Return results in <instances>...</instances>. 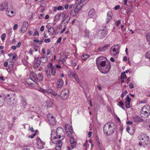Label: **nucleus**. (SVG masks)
I'll return each mask as SVG.
<instances>
[{
  "label": "nucleus",
  "mask_w": 150,
  "mask_h": 150,
  "mask_svg": "<svg viewBox=\"0 0 150 150\" xmlns=\"http://www.w3.org/2000/svg\"><path fill=\"white\" fill-rule=\"evenodd\" d=\"M51 140L52 142L55 144V148L56 150H60L62 145V141L59 140L58 135H56V132L52 130L51 132Z\"/></svg>",
  "instance_id": "obj_1"
},
{
  "label": "nucleus",
  "mask_w": 150,
  "mask_h": 150,
  "mask_svg": "<svg viewBox=\"0 0 150 150\" xmlns=\"http://www.w3.org/2000/svg\"><path fill=\"white\" fill-rule=\"evenodd\" d=\"M103 57L102 56V57H100L98 58H97L96 60V64L97 65V66L99 70H100V71L103 74H106L107 72H108L110 69V67H111V64L109 62L108 63V64H106V69H105V70L103 71L102 70V68H100V62H101V61L103 59Z\"/></svg>",
  "instance_id": "obj_2"
},
{
  "label": "nucleus",
  "mask_w": 150,
  "mask_h": 150,
  "mask_svg": "<svg viewBox=\"0 0 150 150\" xmlns=\"http://www.w3.org/2000/svg\"><path fill=\"white\" fill-rule=\"evenodd\" d=\"M113 123H108L106 124L103 127V130L105 134L107 135H109L112 134L114 132V128L112 126Z\"/></svg>",
  "instance_id": "obj_3"
},
{
  "label": "nucleus",
  "mask_w": 150,
  "mask_h": 150,
  "mask_svg": "<svg viewBox=\"0 0 150 150\" xmlns=\"http://www.w3.org/2000/svg\"><path fill=\"white\" fill-rule=\"evenodd\" d=\"M140 116L144 118L148 117L150 115V106L149 105L143 106L140 111Z\"/></svg>",
  "instance_id": "obj_4"
},
{
  "label": "nucleus",
  "mask_w": 150,
  "mask_h": 150,
  "mask_svg": "<svg viewBox=\"0 0 150 150\" xmlns=\"http://www.w3.org/2000/svg\"><path fill=\"white\" fill-rule=\"evenodd\" d=\"M149 137L145 135H141L139 137V140H142L143 143V145L144 147H148L150 144V142L149 140Z\"/></svg>",
  "instance_id": "obj_5"
},
{
  "label": "nucleus",
  "mask_w": 150,
  "mask_h": 150,
  "mask_svg": "<svg viewBox=\"0 0 150 150\" xmlns=\"http://www.w3.org/2000/svg\"><path fill=\"white\" fill-rule=\"evenodd\" d=\"M56 135H58L59 140H63L65 137V133L63 129L60 127H58L56 130Z\"/></svg>",
  "instance_id": "obj_6"
},
{
  "label": "nucleus",
  "mask_w": 150,
  "mask_h": 150,
  "mask_svg": "<svg viewBox=\"0 0 150 150\" xmlns=\"http://www.w3.org/2000/svg\"><path fill=\"white\" fill-rule=\"evenodd\" d=\"M83 1L81 0L80 2L75 4L74 6V8L75 9V12L78 13L81 9L83 6Z\"/></svg>",
  "instance_id": "obj_7"
},
{
  "label": "nucleus",
  "mask_w": 150,
  "mask_h": 150,
  "mask_svg": "<svg viewBox=\"0 0 150 150\" xmlns=\"http://www.w3.org/2000/svg\"><path fill=\"white\" fill-rule=\"evenodd\" d=\"M47 119L49 123L52 125H53L56 124L55 118L51 114H48L47 115Z\"/></svg>",
  "instance_id": "obj_8"
},
{
  "label": "nucleus",
  "mask_w": 150,
  "mask_h": 150,
  "mask_svg": "<svg viewBox=\"0 0 150 150\" xmlns=\"http://www.w3.org/2000/svg\"><path fill=\"white\" fill-rule=\"evenodd\" d=\"M37 79L39 80V81H42L43 79V74L42 73H39L37 76ZM33 81L34 82L36 83L38 86H40V83H41V82L40 81H38L35 79H34V80H33Z\"/></svg>",
  "instance_id": "obj_9"
},
{
  "label": "nucleus",
  "mask_w": 150,
  "mask_h": 150,
  "mask_svg": "<svg viewBox=\"0 0 150 150\" xmlns=\"http://www.w3.org/2000/svg\"><path fill=\"white\" fill-rule=\"evenodd\" d=\"M37 148L39 149H42L44 147V145H45V143L43 142L40 138L37 139Z\"/></svg>",
  "instance_id": "obj_10"
},
{
  "label": "nucleus",
  "mask_w": 150,
  "mask_h": 150,
  "mask_svg": "<svg viewBox=\"0 0 150 150\" xmlns=\"http://www.w3.org/2000/svg\"><path fill=\"white\" fill-rule=\"evenodd\" d=\"M73 128L71 126H69L66 125V135L69 137H71L72 135Z\"/></svg>",
  "instance_id": "obj_11"
},
{
  "label": "nucleus",
  "mask_w": 150,
  "mask_h": 150,
  "mask_svg": "<svg viewBox=\"0 0 150 150\" xmlns=\"http://www.w3.org/2000/svg\"><path fill=\"white\" fill-rule=\"evenodd\" d=\"M28 26V21H25L23 23V25L22 27L20 32L22 33H25L27 30Z\"/></svg>",
  "instance_id": "obj_12"
},
{
  "label": "nucleus",
  "mask_w": 150,
  "mask_h": 150,
  "mask_svg": "<svg viewBox=\"0 0 150 150\" xmlns=\"http://www.w3.org/2000/svg\"><path fill=\"white\" fill-rule=\"evenodd\" d=\"M8 3L7 2L5 1L0 4L1 8L0 10L3 11L4 10H8Z\"/></svg>",
  "instance_id": "obj_13"
},
{
  "label": "nucleus",
  "mask_w": 150,
  "mask_h": 150,
  "mask_svg": "<svg viewBox=\"0 0 150 150\" xmlns=\"http://www.w3.org/2000/svg\"><path fill=\"white\" fill-rule=\"evenodd\" d=\"M20 104L21 106H22L24 108H26L27 106V103L26 99L23 96H21Z\"/></svg>",
  "instance_id": "obj_14"
},
{
  "label": "nucleus",
  "mask_w": 150,
  "mask_h": 150,
  "mask_svg": "<svg viewBox=\"0 0 150 150\" xmlns=\"http://www.w3.org/2000/svg\"><path fill=\"white\" fill-rule=\"evenodd\" d=\"M88 16L91 18H96L95 10L93 8H92L88 12Z\"/></svg>",
  "instance_id": "obj_15"
},
{
  "label": "nucleus",
  "mask_w": 150,
  "mask_h": 150,
  "mask_svg": "<svg viewBox=\"0 0 150 150\" xmlns=\"http://www.w3.org/2000/svg\"><path fill=\"white\" fill-rule=\"evenodd\" d=\"M125 103L126 107L127 108H129L130 107V103L131 101V99L129 96L127 95L125 99Z\"/></svg>",
  "instance_id": "obj_16"
},
{
  "label": "nucleus",
  "mask_w": 150,
  "mask_h": 150,
  "mask_svg": "<svg viewBox=\"0 0 150 150\" xmlns=\"http://www.w3.org/2000/svg\"><path fill=\"white\" fill-rule=\"evenodd\" d=\"M96 141L98 150H104V147L102 144L100 143L99 141V139L98 138H96Z\"/></svg>",
  "instance_id": "obj_17"
},
{
  "label": "nucleus",
  "mask_w": 150,
  "mask_h": 150,
  "mask_svg": "<svg viewBox=\"0 0 150 150\" xmlns=\"http://www.w3.org/2000/svg\"><path fill=\"white\" fill-rule=\"evenodd\" d=\"M63 81L61 79H59L56 83V86L57 88H60L62 87L63 85Z\"/></svg>",
  "instance_id": "obj_18"
},
{
  "label": "nucleus",
  "mask_w": 150,
  "mask_h": 150,
  "mask_svg": "<svg viewBox=\"0 0 150 150\" xmlns=\"http://www.w3.org/2000/svg\"><path fill=\"white\" fill-rule=\"evenodd\" d=\"M126 130L130 134L133 133L134 132V127L132 125L126 127Z\"/></svg>",
  "instance_id": "obj_19"
},
{
  "label": "nucleus",
  "mask_w": 150,
  "mask_h": 150,
  "mask_svg": "<svg viewBox=\"0 0 150 150\" xmlns=\"http://www.w3.org/2000/svg\"><path fill=\"white\" fill-rule=\"evenodd\" d=\"M112 15V13L111 12L109 11L108 12L106 21V23H108L109 22L110 20L111 19Z\"/></svg>",
  "instance_id": "obj_20"
},
{
  "label": "nucleus",
  "mask_w": 150,
  "mask_h": 150,
  "mask_svg": "<svg viewBox=\"0 0 150 150\" xmlns=\"http://www.w3.org/2000/svg\"><path fill=\"white\" fill-rule=\"evenodd\" d=\"M66 95L65 89H64L61 92L60 94V96L62 99L63 100H65Z\"/></svg>",
  "instance_id": "obj_21"
},
{
  "label": "nucleus",
  "mask_w": 150,
  "mask_h": 150,
  "mask_svg": "<svg viewBox=\"0 0 150 150\" xmlns=\"http://www.w3.org/2000/svg\"><path fill=\"white\" fill-rule=\"evenodd\" d=\"M38 59V58H35V60H37V62H36L35 63L34 65V67L35 69H37L38 66L40 64L41 62L40 60H39Z\"/></svg>",
  "instance_id": "obj_22"
},
{
  "label": "nucleus",
  "mask_w": 150,
  "mask_h": 150,
  "mask_svg": "<svg viewBox=\"0 0 150 150\" xmlns=\"http://www.w3.org/2000/svg\"><path fill=\"white\" fill-rule=\"evenodd\" d=\"M48 92L49 93V94L52 95L56 98L57 99H58V96H57V94L55 92H54L52 90L50 89V90Z\"/></svg>",
  "instance_id": "obj_23"
},
{
  "label": "nucleus",
  "mask_w": 150,
  "mask_h": 150,
  "mask_svg": "<svg viewBox=\"0 0 150 150\" xmlns=\"http://www.w3.org/2000/svg\"><path fill=\"white\" fill-rule=\"evenodd\" d=\"M50 89H49L47 90L42 89V88H40L39 89V91L44 93L45 94H49V91L50 90Z\"/></svg>",
  "instance_id": "obj_24"
},
{
  "label": "nucleus",
  "mask_w": 150,
  "mask_h": 150,
  "mask_svg": "<svg viewBox=\"0 0 150 150\" xmlns=\"http://www.w3.org/2000/svg\"><path fill=\"white\" fill-rule=\"evenodd\" d=\"M133 119L135 122H139L143 121L142 119L139 116H136L133 118Z\"/></svg>",
  "instance_id": "obj_25"
},
{
  "label": "nucleus",
  "mask_w": 150,
  "mask_h": 150,
  "mask_svg": "<svg viewBox=\"0 0 150 150\" xmlns=\"http://www.w3.org/2000/svg\"><path fill=\"white\" fill-rule=\"evenodd\" d=\"M40 61L43 63H46L47 61V57L44 56L40 58Z\"/></svg>",
  "instance_id": "obj_26"
},
{
  "label": "nucleus",
  "mask_w": 150,
  "mask_h": 150,
  "mask_svg": "<svg viewBox=\"0 0 150 150\" xmlns=\"http://www.w3.org/2000/svg\"><path fill=\"white\" fill-rule=\"evenodd\" d=\"M54 28L52 27H50L48 29V33L50 35H53L54 33Z\"/></svg>",
  "instance_id": "obj_27"
},
{
  "label": "nucleus",
  "mask_w": 150,
  "mask_h": 150,
  "mask_svg": "<svg viewBox=\"0 0 150 150\" xmlns=\"http://www.w3.org/2000/svg\"><path fill=\"white\" fill-rule=\"evenodd\" d=\"M100 65L102 67H104L105 66H106V67L105 68H103V69H102V70L104 71L106 69V62L105 61H102L100 63Z\"/></svg>",
  "instance_id": "obj_28"
},
{
  "label": "nucleus",
  "mask_w": 150,
  "mask_h": 150,
  "mask_svg": "<svg viewBox=\"0 0 150 150\" xmlns=\"http://www.w3.org/2000/svg\"><path fill=\"white\" fill-rule=\"evenodd\" d=\"M107 34V32L106 30H103L101 33V35L102 37H105Z\"/></svg>",
  "instance_id": "obj_29"
},
{
  "label": "nucleus",
  "mask_w": 150,
  "mask_h": 150,
  "mask_svg": "<svg viewBox=\"0 0 150 150\" xmlns=\"http://www.w3.org/2000/svg\"><path fill=\"white\" fill-rule=\"evenodd\" d=\"M85 36L89 38V31L88 30L86 29L84 30Z\"/></svg>",
  "instance_id": "obj_30"
},
{
  "label": "nucleus",
  "mask_w": 150,
  "mask_h": 150,
  "mask_svg": "<svg viewBox=\"0 0 150 150\" xmlns=\"http://www.w3.org/2000/svg\"><path fill=\"white\" fill-rule=\"evenodd\" d=\"M89 57V55L88 54H84L82 55V60L85 61Z\"/></svg>",
  "instance_id": "obj_31"
},
{
  "label": "nucleus",
  "mask_w": 150,
  "mask_h": 150,
  "mask_svg": "<svg viewBox=\"0 0 150 150\" xmlns=\"http://www.w3.org/2000/svg\"><path fill=\"white\" fill-rule=\"evenodd\" d=\"M74 77L75 79L76 80L77 82L79 83L80 82V80L77 77V75L74 73H73V76Z\"/></svg>",
  "instance_id": "obj_32"
},
{
  "label": "nucleus",
  "mask_w": 150,
  "mask_h": 150,
  "mask_svg": "<svg viewBox=\"0 0 150 150\" xmlns=\"http://www.w3.org/2000/svg\"><path fill=\"white\" fill-rule=\"evenodd\" d=\"M117 46H118V47H118L117 48H118V49H119L120 48V46L119 44L114 45L112 47H114V48L112 49V51H113V52H115L116 51V49L115 48V47H116Z\"/></svg>",
  "instance_id": "obj_33"
},
{
  "label": "nucleus",
  "mask_w": 150,
  "mask_h": 150,
  "mask_svg": "<svg viewBox=\"0 0 150 150\" xmlns=\"http://www.w3.org/2000/svg\"><path fill=\"white\" fill-rule=\"evenodd\" d=\"M73 5L72 4L68 5V4H66V10L68 9H71Z\"/></svg>",
  "instance_id": "obj_34"
},
{
  "label": "nucleus",
  "mask_w": 150,
  "mask_h": 150,
  "mask_svg": "<svg viewBox=\"0 0 150 150\" xmlns=\"http://www.w3.org/2000/svg\"><path fill=\"white\" fill-rule=\"evenodd\" d=\"M146 37L148 42H149L150 44V33H148L146 35Z\"/></svg>",
  "instance_id": "obj_35"
},
{
  "label": "nucleus",
  "mask_w": 150,
  "mask_h": 150,
  "mask_svg": "<svg viewBox=\"0 0 150 150\" xmlns=\"http://www.w3.org/2000/svg\"><path fill=\"white\" fill-rule=\"evenodd\" d=\"M78 12H75V10H71V15L72 16H75Z\"/></svg>",
  "instance_id": "obj_36"
},
{
  "label": "nucleus",
  "mask_w": 150,
  "mask_h": 150,
  "mask_svg": "<svg viewBox=\"0 0 150 150\" xmlns=\"http://www.w3.org/2000/svg\"><path fill=\"white\" fill-rule=\"evenodd\" d=\"M145 57L146 58H150V51H149L146 52L145 55Z\"/></svg>",
  "instance_id": "obj_37"
},
{
  "label": "nucleus",
  "mask_w": 150,
  "mask_h": 150,
  "mask_svg": "<svg viewBox=\"0 0 150 150\" xmlns=\"http://www.w3.org/2000/svg\"><path fill=\"white\" fill-rule=\"evenodd\" d=\"M76 142H73L71 143V146L72 149H73L76 146Z\"/></svg>",
  "instance_id": "obj_38"
},
{
  "label": "nucleus",
  "mask_w": 150,
  "mask_h": 150,
  "mask_svg": "<svg viewBox=\"0 0 150 150\" xmlns=\"http://www.w3.org/2000/svg\"><path fill=\"white\" fill-rule=\"evenodd\" d=\"M105 50L104 46L102 47H99L98 49V51L99 52H103Z\"/></svg>",
  "instance_id": "obj_39"
},
{
  "label": "nucleus",
  "mask_w": 150,
  "mask_h": 150,
  "mask_svg": "<svg viewBox=\"0 0 150 150\" xmlns=\"http://www.w3.org/2000/svg\"><path fill=\"white\" fill-rule=\"evenodd\" d=\"M121 78L124 79L127 78L126 75L125 74V72H123L121 73Z\"/></svg>",
  "instance_id": "obj_40"
},
{
  "label": "nucleus",
  "mask_w": 150,
  "mask_h": 150,
  "mask_svg": "<svg viewBox=\"0 0 150 150\" xmlns=\"http://www.w3.org/2000/svg\"><path fill=\"white\" fill-rule=\"evenodd\" d=\"M9 12V10H7L6 12V14L7 15V16L9 17H11L13 16V15H11V13H10Z\"/></svg>",
  "instance_id": "obj_41"
},
{
  "label": "nucleus",
  "mask_w": 150,
  "mask_h": 150,
  "mask_svg": "<svg viewBox=\"0 0 150 150\" xmlns=\"http://www.w3.org/2000/svg\"><path fill=\"white\" fill-rule=\"evenodd\" d=\"M70 62L71 63L70 64L72 66L75 67L76 65V63L75 62H73L71 60L70 61Z\"/></svg>",
  "instance_id": "obj_42"
},
{
  "label": "nucleus",
  "mask_w": 150,
  "mask_h": 150,
  "mask_svg": "<svg viewBox=\"0 0 150 150\" xmlns=\"http://www.w3.org/2000/svg\"><path fill=\"white\" fill-rule=\"evenodd\" d=\"M51 73L52 75H54L55 73V69L53 68L51 69Z\"/></svg>",
  "instance_id": "obj_43"
},
{
  "label": "nucleus",
  "mask_w": 150,
  "mask_h": 150,
  "mask_svg": "<svg viewBox=\"0 0 150 150\" xmlns=\"http://www.w3.org/2000/svg\"><path fill=\"white\" fill-rule=\"evenodd\" d=\"M68 74L69 77H71L72 76H73V74H72L71 71L70 70H69L68 71Z\"/></svg>",
  "instance_id": "obj_44"
},
{
  "label": "nucleus",
  "mask_w": 150,
  "mask_h": 150,
  "mask_svg": "<svg viewBox=\"0 0 150 150\" xmlns=\"http://www.w3.org/2000/svg\"><path fill=\"white\" fill-rule=\"evenodd\" d=\"M6 36V34L5 33H3L1 36V40L4 41L5 39V38Z\"/></svg>",
  "instance_id": "obj_45"
},
{
  "label": "nucleus",
  "mask_w": 150,
  "mask_h": 150,
  "mask_svg": "<svg viewBox=\"0 0 150 150\" xmlns=\"http://www.w3.org/2000/svg\"><path fill=\"white\" fill-rule=\"evenodd\" d=\"M127 93V91H125L124 93L122 94L121 97H122V99L123 98L124 96Z\"/></svg>",
  "instance_id": "obj_46"
},
{
  "label": "nucleus",
  "mask_w": 150,
  "mask_h": 150,
  "mask_svg": "<svg viewBox=\"0 0 150 150\" xmlns=\"http://www.w3.org/2000/svg\"><path fill=\"white\" fill-rule=\"evenodd\" d=\"M5 128V126L3 125L2 126L1 125L0 126V130L1 131V132L3 131L4 130Z\"/></svg>",
  "instance_id": "obj_47"
},
{
  "label": "nucleus",
  "mask_w": 150,
  "mask_h": 150,
  "mask_svg": "<svg viewBox=\"0 0 150 150\" xmlns=\"http://www.w3.org/2000/svg\"><path fill=\"white\" fill-rule=\"evenodd\" d=\"M69 140L70 143H71V142H76V141L74 140V138L72 137H71L70 138Z\"/></svg>",
  "instance_id": "obj_48"
},
{
  "label": "nucleus",
  "mask_w": 150,
  "mask_h": 150,
  "mask_svg": "<svg viewBox=\"0 0 150 150\" xmlns=\"http://www.w3.org/2000/svg\"><path fill=\"white\" fill-rule=\"evenodd\" d=\"M64 9V8L61 6H59L57 8V9L58 10H63Z\"/></svg>",
  "instance_id": "obj_49"
},
{
  "label": "nucleus",
  "mask_w": 150,
  "mask_h": 150,
  "mask_svg": "<svg viewBox=\"0 0 150 150\" xmlns=\"http://www.w3.org/2000/svg\"><path fill=\"white\" fill-rule=\"evenodd\" d=\"M13 8V7L12 6H10V8H9V12H10L11 14L13 13V11H11V10Z\"/></svg>",
  "instance_id": "obj_50"
},
{
  "label": "nucleus",
  "mask_w": 150,
  "mask_h": 150,
  "mask_svg": "<svg viewBox=\"0 0 150 150\" xmlns=\"http://www.w3.org/2000/svg\"><path fill=\"white\" fill-rule=\"evenodd\" d=\"M51 70V69L50 68H48L46 70V72L47 74H50V72Z\"/></svg>",
  "instance_id": "obj_51"
},
{
  "label": "nucleus",
  "mask_w": 150,
  "mask_h": 150,
  "mask_svg": "<svg viewBox=\"0 0 150 150\" xmlns=\"http://www.w3.org/2000/svg\"><path fill=\"white\" fill-rule=\"evenodd\" d=\"M8 100L7 103L10 106L12 105L13 104V103L11 101V100Z\"/></svg>",
  "instance_id": "obj_52"
},
{
  "label": "nucleus",
  "mask_w": 150,
  "mask_h": 150,
  "mask_svg": "<svg viewBox=\"0 0 150 150\" xmlns=\"http://www.w3.org/2000/svg\"><path fill=\"white\" fill-rule=\"evenodd\" d=\"M129 87L131 89L133 88L134 86L132 83L130 82L129 83Z\"/></svg>",
  "instance_id": "obj_53"
},
{
  "label": "nucleus",
  "mask_w": 150,
  "mask_h": 150,
  "mask_svg": "<svg viewBox=\"0 0 150 150\" xmlns=\"http://www.w3.org/2000/svg\"><path fill=\"white\" fill-rule=\"evenodd\" d=\"M10 95L9 94H8L7 96V97H5V98L6 99V100H10L11 98V97H10Z\"/></svg>",
  "instance_id": "obj_54"
},
{
  "label": "nucleus",
  "mask_w": 150,
  "mask_h": 150,
  "mask_svg": "<svg viewBox=\"0 0 150 150\" xmlns=\"http://www.w3.org/2000/svg\"><path fill=\"white\" fill-rule=\"evenodd\" d=\"M18 27V24H15L13 27V29L14 30H16L17 29Z\"/></svg>",
  "instance_id": "obj_55"
},
{
  "label": "nucleus",
  "mask_w": 150,
  "mask_h": 150,
  "mask_svg": "<svg viewBox=\"0 0 150 150\" xmlns=\"http://www.w3.org/2000/svg\"><path fill=\"white\" fill-rule=\"evenodd\" d=\"M121 23V20H119L117 21L116 22V25L117 26H118L120 23Z\"/></svg>",
  "instance_id": "obj_56"
},
{
  "label": "nucleus",
  "mask_w": 150,
  "mask_h": 150,
  "mask_svg": "<svg viewBox=\"0 0 150 150\" xmlns=\"http://www.w3.org/2000/svg\"><path fill=\"white\" fill-rule=\"evenodd\" d=\"M110 45L109 44H106L104 47H105V50H106L108 49V48L110 47Z\"/></svg>",
  "instance_id": "obj_57"
},
{
  "label": "nucleus",
  "mask_w": 150,
  "mask_h": 150,
  "mask_svg": "<svg viewBox=\"0 0 150 150\" xmlns=\"http://www.w3.org/2000/svg\"><path fill=\"white\" fill-rule=\"evenodd\" d=\"M117 105H120L121 106H122L124 105V103L122 102V101H120L119 102Z\"/></svg>",
  "instance_id": "obj_58"
},
{
  "label": "nucleus",
  "mask_w": 150,
  "mask_h": 150,
  "mask_svg": "<svg viewBox=\"0 0 150 150\" xmlns=\"http://www.w3.org/2000/svg\"><path fill=\"white\" fill-rule=\"evenodd\" d=\"M44 41L45 42L48 43L50 42V39H45Z\"/></svg>",
  "instance_id": "obj_59"
},
{
  "label": "nucleus",
  "mask_w": 150,
  "mask_h": 150,
  "mask_svg": "<svg viewBox=\"0 0 150 150\" xmlns=\"http://www.w3.org/2000/svg\"><path fill=\"white\" fill-rule=\"evenodd\" d=\"M21 42H19L17 44L16 46L17 47H19L21 46Z\"/></svg>",
  "instance_id": "obj_60"
},
{
  "label": "nucleus",
  "mask_w": 150,
  "mask_h": 150,
  "mask_svg": "<svg viewBox=\"0 0 150 150\" xmlns=\"http://www.w3.org/2000/svg\"><path fill=\"white\" fill-rule=\"evenodd\" d=\"M120 6L119 5L116 6L115 7L114 9L115 10H117L120 8Z\"/></svg>",
  "instance_id": "obj_61"
},
{
  "label": "nucleus",
  "mask_w": 150,
  "mask_h": 150,
  "mask_svg": "<svg viewBox=\"0 0 150 150\" xmlns=\"http://www.w3.org/2000/svg\"><path fill=\"white\" fill-rule=\"evenodd\" d=\"M123 61L126 62L127 60V57L126 56H124L123 57Z\"/></svg>",
  "instance_id": "obj_62"
},
{
  "label": "nucleus",
  "mask_w": 150,
  "mask_h": 150,
  "mask_svg": "<svg viewBox=\"0 0 150 150\" xmlns=\"http://www.w3.org/2000/svg\"><path fill=\"white\" fill-rule=\"evenodd\" d=\"M38 32L37 30H35L33 36L38 35Z\"/></svg>",
  "instance_id": "obj_63"
},
{
  "label": "nucleus",
  "mask_w": 150,
  "mask_h": 150,
  "mask_svg": "<svg viewBox=\"0 0 150 150\" xmlns=\"http://www.w3.org/2000/svg\"><path fill=\"white\" fill-rule=\"evenodd\" d=\"M62 39V38L61 37H60L57 40V43H59L61 41Z\"/></svg>",
  "instance_id": "obj_64"
}]
</instances>
